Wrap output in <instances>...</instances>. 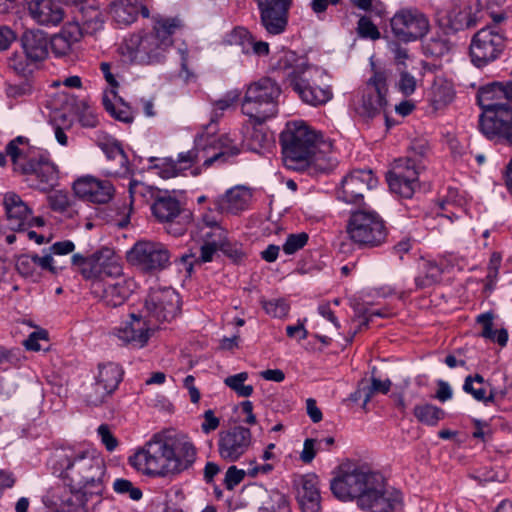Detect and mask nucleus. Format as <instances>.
Masks as SVG:
<instances>
[{
  "label": "nucleus",
  "mask_w": 512,
  "mask_h": 512,
  "mask_svg": "<svg viewBox=\"0 0 512 512\" xmlns=\"http://www.w3.org/2000/svg\"><path fill=\"white\" fill-rule=\"evenodd\" d=\"M330 489L337 499L355 500L358 507L371 512H391L399 504L398 497L386 491L383 475L365 465H341Z\"/></svg>",
  "instance_id": "obj_1"
},
{
  "label": "nucleus",
  "mask_w": 512,
  "mask_h": 512,
  "mask_svg": "<svg viewBox=\"0 0 512 512\" xmlns=\"http://www.w3.org/2000/svg\"><path fill=\"white\" fill-rule=\"evenodd\" d=\"M477 101L482 109L481 133L491 141L512 146V80L481 87Z\"/></svg>",
  "instance_id": "obj_2"
},
{
  "label": "nucleus",
  "mask_w": 512,
  "mask_h": 512,
  "mask_svg": "<svg viewBox=\"0 0 512 512\" xmlns=\"http://www.w3.org/2000/svg\"><path fill=\"white\" fill-rule=\"evenodd\" d=\"M275 70L282 79L299 95L303 102L318 106L332 99L331 87L324 83L325 73L306 63L293 51H284L279 57Z\"/></svg>",
  "instance_id": "obj_3"
},
{
  "label": "nucleus",
  "mask_w": 512,
  "mask_h": 512,
  "mask_svg": "<svg viewBox=\"0 0 512 512\" xmlns=\"http://www.w3.org/2000/svg\"><path fill=\"white\" fill-rule=\"evenodd\" d=\"M181 27L182 22L177 17H155L152 31L130 35L124 42L122 53L133 63L159 64L173 45L172 36Z\"/></svg>",
  "instance_id": "obj_4"
},
{
  "label": "nucleus",
  "mask_w": 512,
  "mask_h": 512,
  "mask_svg": "<svg viewBox=\"0 0 512 512\" xmlns=\"http://www.w3.org/2000/svg\"><path fill=\"white\" fill-rule=\"evenodd\" d=\"M280 143L284 161L289 168L297 170L313 164L326 172L332 166L329 163H319L322 152L330 151L332 144L319 140L316 132L303 122L287 123L280 135Z\"/></svg>",
  "instance_id": "obj_5"
},
{
  "label": "nucleus",
  "mask_w": 512,
  "mask_h": 512,
  "mask_svg": "<svg viewBox=\"0 0 512 512\" xmlns=\"http://www.w3.org/2000/svg\"><path fill=\"white\" fill-rule=\"evenodd\" d=\"M105 473L106 466L103 459L88 451H82L67 458L62 475L71 494L76 497L78 505L85 508L93 498L101 499L105 489L103 482Z\"/></svg>",
  "instance_id": "obj_6"
},
{
  "label": "nucleus",
  "mask_w": 512,
  "mask_h": 512,
  "mask_svg": "<svg viewBox=\"0 0 512 512\" xmlns=\"http://www.w3.org/2000/svg\"><path fill=\"white\" fill-rule=\"evenodd\" d=\"M280 95L281 88L275 80L261 78L247 87L241 103L242 113L250 120L263 124L277 114Z\"/></svg>",
  "instance_id": "obj_7"
},
{
  "label": "nucleus",
  "mask_w": 512,
  "mask_h": 512,
  "mask_svg": "<svg viewBox=\"0 0 512 512\" xmlns=\"http://www.w3.org/2000/svg\"><path fill=\"white\" fill-rule=\"evenodd\" d=\"M170 440L157 433L128 458L129 464L143 475L150 477L172 476Z\"/></svg>",
  "instance_id": "obj_8"
},
{
  "label": "nucleus",
  "mask_w": 512,
  "mask_h": 512,
  "mask_svg": "<svg viewBox=\"0 0 512 512\" xmlns=\"http://www.w3.org/2000/svg\"><path fill=\"white\" fill-rule=\"evenodd\" d=\"M347 233L353 243L365 248H374L386 242L388 228L376 211L360 208L351 213Z\"/></svg>",
  "instance_id": "obj_9"
},
{
  "label": "nucleus",
  "mask_w": 512,
  "mask_h": 512,
  "mask_svg": "<svg viewBox=\"0 0 512 512\" xmlns=\"http://www.w3.org/2000/svg\"><path fill=\"white\" fill-rule=\"evenodd\" d=\"M415 155H409L395 160L392 169L387 173L386 179L390 190L403 198H411L419 186L418 178L423 168L422 159L427 153L424 144H415L412 147Z\"/></svg>",
  "instance_id": "obj_10"
},
{
  "label": "nucleus",
  "mask_w": 512,
  "mask_h": 512,
  "mask_svg": "<svg viewBox=\"0 0 512 512\" xmlns=\"http://www.w3.org/2000/svg\"><path fill=\"white\" fill-rule=\"evenodd\" d=\"M387 70H374L373 75L366 82L361 93V98L355 105L356 113L365 120H370L385 113L388 106Z\"/></svg>",
  "instance_id": "obj_11"
},
{
  "label": "nucleus",
  "mask_w": 512,
  "mask_h": 512,
  "mask_svg": "<svg viewBox=\"0 0 512 512\" xmlns=\"http://www.w3.org/2000/svg\"><path fill=\"white\" fill-rule=\"evenodd\" d=\"M506 47V38L495 26H486L474 34L470 44L472 63L482 68L497 60Z\"/></svg>",
  "instance_id": "obj_12"
},
{
  "label": "nucleus",
  "mask_w": 512,
  "mask_h": 512,
  "mask_svg": "<svg viewBox=\"0 0 512 512\" xmlns=\"http://www.w3.org/2000/svg\"><path fill=\"white\" fill-rule=\"evenodd\" d=\"M151 211L158 222L167 225L166 230L169 234L180 236L186 231L188 215L185 214L180 201L167 191L160 192L151 205Z\"/></svg>",
  "instance_id": "obj_13"
},
{
  "label": "nucleus",
  "mask_w": 512,
  "mask_h": 512,
  "mask_svg": "<svg viewBox=\"0 0 512 512\" xmlns=\"http://www.w3.org/2000/svg\"><path fill=\"white\" fill-rule=\"evenodd\" d=\"M170 252L160 242L138 241L128 252L129 261L146 272H157L170 264Z\"/></svg>",
  "instance_id": "obj_14"
},
{
  "label": "nucleus",
  "mask_w": 512,
  "mask_h": 512,
  "mask_svg": "<svg viewBox=\"0 0 512 512\" xmlns=\"http://www.w3.org/2000/svg\"><path fill=\"white\" fill-rule=\"evenodd\" d=\"M393 34L404 42H411L424 37L430 28L427 16L414 8L397 11L390 20Z\"/></svg>",
  "instance_id": "obj_15"
},
{
  "label": "nucleus",
  "mask_w": 512,
  "mask_h": 512,
  "mask_svg": "<svg viewBox=\"0 0 512 512\" xmlns=\"http://www.w3.org/2000/svg\"><path fill=\"white\" fill-rule=\"evenodd\" d=\"M146 317L156 323L170 322L180 312V296L172 288L152 289L145 300Z\"/></svg>",
  "instance_id": "obj_16"
},
{
  "label": "nucleus",
  "mask_w": 512,
  "mask_h": 512,
  "mask_svg": "<svg viewBox=\"0 0 512 512\" xmlns=\"http://www.w3.org/2000/svg\"><path fill=\"white\" fill-rule=\"evenodd\" d=\"M252 445L251 430L240 425L221 431L217 441L219 456L227 463L240 460Z\"/></svg>",
  "instance_id": "obj_17"
},
{
  "label": "nucleus",
  "mask_w": 512,
  "mask_h": 512,
  "mask_svg": "<svg viewBox=\"0 0 512 512\" xmlns=\"http://www.w3.org/2000/svg\"><path fill=\"white\" fill-rule=\"evenodd\" d=\"M378 184L371 169H356L345 176L337 191V198L348 204H361L365 193Z\"/></svg>",
  "instance_id": "obj_18"
},
{
  "label": "nucleus",
  "mask_w": 512,
  "mask_h": 512,
  "mask_svg": "<svg viewBox=\"0 0 512 512\" xmlns=\"http://www.w3.org/2000/svg\"><path fill=\"white\" fill-rule=\"evenodd\" d=\"M26 172L21 175L27 177L29 185L42 192L52 190L59 179L57 166L46 155L37 152L26 166Z\"/></svg>",
  "instance_id": "obj_19"
},
{
  "label": "nucleus",
  "mask_w": 512,
  "mask_h": 512,
  "mask_svg": "<svg viewBox=\"0 0 512 512\" xmlns=\"http://www.w3.org/2000/svg\"><path fill=\"white\" fill-rule=\"evenodd\" d=\"M293 0H256L260 23L270 35L282 34L288 25Z\"/></svg>",
  "instance_id": "obj_20"
},
{
  "label": "nucleus",
  "mask_w": 512,
  "mask_h": 512,
  "mask_svg": "<svg viewBox=\"0 0 512 512\" xmlns=\"http://www.w3.org/2000/svg\"><path fill=\"white\" fill-rule=\"evenodd\" d=\"M156 325L146 316L131 314L130 321L125 322L115 330V336L126 345L133 348H143L147 345Z\"/></svg>",
  "instance_id": "obj_21"
},
{
  "label": "nucleus",
  "mask_w": 512,
  "mask_h": 512,
  "mask_svg": "<svg viewBox=\"0 0 512 512\" xmlns=\"http://www.w3.org/2000/svg\"><path fill=\"white\" fill-rule=\"evenodd\" d=\"M91 293L107 307H118L125 303L132 292L129 283L124 280H96L91 283Z\"/></svg>",
  "instance_id": "obj_22"
},
{
  "label": "nucleus",
  "mask_w": 512,
  "mask_h": 512,
  "mask_svg": "<svg viewBox=\"0 0 512 512\" xmlns=\"http://www.w3.org/2000/svg\"><path fill=\"white\" fill-rule=\"evenodd\" d=\"M73 191L79 198L97 204L108 203L114 195V187L107 180L84 176L73 184Z\"/></svg>",
  "instance_id": "obj_23"
},
{
  "label": "nucleus",
  "mask_w": 512,
  "mask_h": 512,
  "mask_svg": "<svg viewBox=\"0 0 512 512\" xmlns=\"http://www.w3.org/2000/svg\"><path fill=\"white\" fill-rule=\"evenodd\" d=\"M3 204L8 226L11 230L24 231L32 226V210L18 194L6 193Z\"/></svg>",
  "instance_id": "obj_24"
},
{
  "label": "nucleus",
  "mask_w": 512,
  "mask_h": 512,
  "mask_svg": "<svg viewBox=\"0 0 512 512\" xmlns=\"http://www.w3.org/2000/svg\"><path fill=\"white\" fill-rule=\"evenodd\" d=\"M296 499L303 512H319L321 509V496L319 478L314 473L301 476L295 483Z\"/></svg>",
  "instance_id": "obj_25"
},
{
  "label": "nucleus",
  "mask_w": 512,
  "mask_h": 512,
  "mask_svg": "<svg viewBox=\"0 0 512 512\" xmlns=\"http://www.w3.org/2000/svg\"><path fill=\"white\" fill-rule=\"evenodd\" d=\"M87 280H107L106 278L119 277L122 274V266L110 249H105L91 255V263Z\"/></svg>",
  "instance_id": "obj_26"
},
{
  "label": "nucleus",
  "mask_w": 512,
  "mask_h": 512,
  "mask_svg": "<svg viewBox=\"0 0 512 512\" xmlns=\"http://www.w3.org/2000/svg\"><path fill=\"white\" fill-rule=\"evenodd\" d=\"M196 147L178 154L177 160L172 158H165L161 164H157L159 174L164 179H169L178 176L183 170L191 168L194 164L198 163L200 159L204 158L206 145H197Z\"/></svg>",
  "instance_id": "obj_27"
},
{
  "label": "nucleus",
  "mask_w": 512,
  "mask_h": 512,
  "mask_svg": "<svg viewBox=\"0 0 512 512\" xmlns=\"http://www.w3.org/2000/svg\"><path fill=\"white\" fill-rule=\"evenodd\" d=\"M109 13L113 20L122 26L134 23L139 14L144 18L150 16V11L144 0H114L109 6Z\"/></svg>",
  "instance_id": "obj_28"
},
{
  "label": "nucleus",
  "mask_w": 512,
  "mask_h": 512,
  "mask_svg": "<svg viewBox=\"0 0 512 512\" xmlns=\"http://www.w3.org/2000/svg\"><path fill=\"white\" fill-rule=\"evenodd\" d=\"M31 18L42 26H56L64 18V10L57 0H31L28 3Z\"/></svg>",
  "instance_id": "obj_29"
},
{
  "label": "nucleus",
  "mask_w": 512,
  "mask_h": 512,
  "mask_svg": "<svg viewBox=\"0 0 512 512\" xmlns=\"http://www.w3.org/2000/svg\"><path fill=\"white\" fill-rule=\"evenodd\" d=\"M170 449L173 452L171 458L172 476L189 470L195 463L197 450L194 444L186 436L170 440Z\"/></svg>",
  "instance_id": "obj_30"
},
{
  "label": "nucleus",
  "mask_w": 512,
  "mask_h": 512,
  "mask_svg": "<svg viewBox=\"0 0 512 512\" xmlns=\"http://www.w3.org/2000/svg\"><path fill=\"white\" fill-rule=\"evenodd\" d=\"M480 10L479 0H475L473 4L470 2L463 5L453 3L446 14L447 26L453 31L474 27L478 23L477 13Z\"/></svg>",
  "instance_id": "obj_31"
},
{
  "label": "nucleus",
  "mask_w": 512,
  "mask_h": 512,
  "mask_svg": "<svg viewBox=\"0 0 512 512\" xmlns=\"http://www.w3.org/2000/svg\"><path fill=\"white\" fill-rule=\"evenodd\" d=\"M82 38L80 23L66 24L59 33L54 34L49 40L51 51L56 58H63L72 53L73 45Z\"/></svg>",
  "instance_id": "obj_32"
},
{
  "label": "nucleus",
  "mask_w": 512,
  "mask_h": 512,
  "mask_svg": "<svg viewBox=\"0 0 512 512\" xmlns=\"http://www.w3.org/2000/svg\"><path fill=\"white\" fill-rule=\"evenodd\" d=\"M239 97L240 93L237 90H233L227 92L223 98L217 100L214 103V109L210 123L204 127L203 132L199 134L195 139L197 145L205 144L207 146L214 144V141H211L210 137H212L217 131V120L222 116L226 109L238 101Z\"/></svg>",
  "instance_id": "obj_33"
},
{
  "label": "nucleus",
  "mask_w": 512,
  "mask_h": 512,
  "mask_svg": "<svg viewBox=\"0 0 512 512\" xmlns=\"http://www.w3.org/2000/svg\"><path fill=\"white\" fill-rule=\"evenodd\" d=\"M23 52L28 59L42 62L48 56L49 40L41 30H26L20 38Z\"/></svg>",
  "instance_id": "obj_34"
},
{
  "label": "nucleus",
  "mask_w": 512,
  "mask_h": 512,
  "mask_svg": "<svg viewBox=\"0 0 512 512\" xmlns=\"http://www.w3.org/2000/svg\"><path fill=\"white\" fill-rule=\"evenodd\" d=\"M5 152L11 158L14 171L21 174L27 171L26 166L38 151H31L28 139L18 136L6 145Z\"/></svg>",
  "instance_id": "obj_35"
},
{
  "label": "nucleus",
  "mask_w": 512,
  "mask_h": 512,
  "mask_svg": "<svg viewBox=\"0 0 512 512\" xmlns=\"http://www.w3.org/2000/svg\"><path fill=\"white\" fill-rule=\"evenodd\" d=\"M252 194L250 190L243 186H236L229 189L215 203L216 208L220 212H228L236 214L246 209L251 200Z\"/></svg>",
  "instance_id": "obj_36"
},
{
  "label": "nucleus",
  "mask_w": 512,
  "mask_h": 512,
  "mask_svg": "<svg viewBox=\"0 0 512 512\" xmlns=\"http://www.w3.org/2000/svg\"><path fill=\"white\" fill-rule=\"evenodd\" d=\"M454 90L452 84L442 78H436L429 92V102L434 110L442 109L452 102Z\"/></svg>",
  "instance_id": "obj_37"
},
{
  "label": "nucleus",
  "mask_w": 512,
  "mask_h": 512,
  "mask_svg": "<svg viewBox=\"0 0 512 512\" xmlns=\"http://www.w3.org/2000/svg\"><path fill=\"white\" fill-rule=\"evenodd\" d=\"M128 192L131 210L133 205H145L150 201L154 202L161 191L142 181L132 179L129 182Z\"/></svg>",
  "instance_id": "obj_38"
},
{
  "label": "nucleus",
  "mask_w": 512,
  "mask_h": 512,
  "mask_svg": "<svg viewBox=\"0 0 512 512\" xmlns=\"http://www.w3.org/2000/svg\"><path fill=\"white\" fill-rule=\"evenodd\" d=\"M123 374L124 371L119 364L107 362L98 365V372L95 376V380L114 393L118 388L119 383L122 381Z\"/></svg>",
  "instance_id": "obj_39"
},
{
  "label": "nucleus",
  "mask_w": 512,
  "mask_h": 512,
  "mask_svg": "<svg viewBox=\"0 0 512 512\" xmlns=\"http://www.w3.org/2000/svg\"><path fill=\"white\" fill-rule=\"evenodd\" d=\"M219 250V241L205 242L200 247V256L196 258L195 254L186 253L175 260L176 263L182 264L185 270L190 274L194 263H207L212 261L214 254Z\"/></svg>",
  "instance_id": "obj_40"
},
{
  "label": "nucleus",
  "mask_w": 512,
  "mask_h": 512,
  "mask_svg": "<svg viewBox=\"0 0 512 512\" xmlns=\"http://www.w3.org/2000/svg\"><path fill=\"white\" fill-rule=\"evenodd\" d=\"M102 103L105 110L116 120L131 123L134 119L133 111L129 105H127L121 97L116 99L110 97L108 92H105L102 98Z\"/></svg>",
  "instance_id": "obj_41"
},
{
  "label": "nucleus",
  "mask_w": 512,
  "mask_h": 512,
  "mask_svg": "<svg viewBox=\"0 0 512 512\" xmlns=\"http://www.w3.org/2000/svg\"><path fill=\"white\" fill-rule=\"evenodd\" d=\"M219 151L204 159L202 166L209 168L215 162H227L240 153V149L228 136L223 135L217 141Z\"/></svg>",
  "instance_id": "obj_42"
},
{
  "label": "nucleus",
  "mask_w": 512,
  "mask_h": 512,
  "mask_svg": "<svg viewBox=\"0 0 512 512\" xmlns=\"http://www.w3.org/2000/svg\"><path fill=\"white\" fill-rule=\"evenodd\" d=\"M413 415L418 422L426 426L435 427L445 418V411L430 403L417 404L413 409Z\"/></svg>",
  "instance_id": "obj_43"
},
{
  "label": "nucleus",
  "mask_w": 512,
  "mask_h": 512,
  "mask_svg": "<svg viewBox=\"0 0 512 512\" xmlns=\"http://www.w3.org/2000/svg\"><path fill=\"white\" fill-rule=\"evenodd\" d=\"M253 125L251 131L247 132L244 141L249 150L260 152L261 149L268 147L272 143V134L269 133L262 124L250 120Z\"/></svg>",
  "instance_id": "obj_44"
},
{
  "label": "nucleus",
  "mask_w": 512,
  "mask_h": 512,
  "mask_svg": "<svg viewBox=\"0 0 512 512\" xmlns=\"http://www.w3.org/2000/svg\"><path fill=\"white\" fill-rule=\"evenodd\" d=\"M79 16H77L76 23L82 24L92 31H96L102 27L103 19L100 9L88 2L81 3L77 6Z\"/></svg>",
  "instance_id": "obj_45"
},
{
  "label": "nucleus",
  "mask_w": 512,
  "mask_h": 512,
  "mask_svg": "<svg viewBox=\"0 0 512 512\" xmlns=\"http://www.w3.org/2000/svg\"><path fill=\"white\" fill-rule=\"evenodd\" d=\"M103 152L108 159L114 160L119 164V168L115 169L112 173L118 176H125L129 173V160L121 147L120 143L113 142L103 145Z\"/></svg>",
  "instance_id": "obj_46"
},
{
  "label": "nucleus",
  "mask_w": 512,
  "mask_h": 512,
  "mask_svg": "<svg viewBox=\"0 0 512 512\" xmlns=\"http://www.w3.org/2000/svg\"><path fill=\"white\" fill-rule=\"evenodd\" d=\"M442 269L435 262H424L422 272L415 278L417 288L424 289L438 283Z\"/></svg>",
  "instance_id": "obj_47"
},
{
  "label": "nucleus",
  "mask_w": 512,
  "mask_h": 512,
  "mask_svg": "<svg viewBox=\"0 0 512 512\" xmlns=\"http://www.w3.org/2000/svg\"><path fill=\"white\" fill-rule=\"evenodd\" d=\"M259 510L265 512H291L286 495L276 489L269 492L268 499L262 503Z\"/></svg>",
  "instance_id": "obj_48"
},
{
  "label": "nucleus",
  "mask_w": 512,
  "mask_h": 512,
  "mask_svg": "<svg viewBox=\"0 0 512 512\" xmlns=\"http://www.w3.org/2000/svg\"><path fill=\"white\" fill-rule=\"evenodd\" d=\"M37 63L38 62L36 61L28 59L25 53L23 55L14 54L8 60V68L16 75L28 79V77L33 73Z\"/></svg>",
  "instance_id": "obj_49"
},
{
  "label": "nucleus",
  "mask_w": 512,
  "mask_h": 512,
  "mask_svg": "<svg viewBox=\"0 0 512 512\" xmlns=\"http://www.w3.org/2000/svg\"><path fill=\"white\" fill-rule=\"evenodd\" d=\"M15 268L22 277L30 278L33 281L40 278L41 274L37 269L34 255H20L17 257Z\"/></svg>",
  "instance_id": "obj_50"
},
{
  "label": "nucleus",
  "mask_w": 512,
  "mask_h": 512,
  "mask_svg": "<svg viewBox=\"0 0 512 512\" xmlns=\"http://www.w3.org/2000/svg\"><path fill=\"white\" fill-rule=\"evenodd\" d=\"M248 379L247 372H240L235 375L228 376L224 379L227 387L233 390L239 397H249L252 395L254 388L252 385H245L244 382Z\"/></svg>",
  "instance_id": "obj_51"
},
{
  "label": "nucleus",
  "mask_w": 512,
  "mask_h": 512,
  "mask_svg": "<svg viewBox=\"0 0 512 512\" xmlns=\"http://www.w3.org/2000/svg\"><path fill=\"white\" fill-rule=\"evenodd\" d=\"M112 394L113 393L111 391L95 380V382L87 389L84 398L88 405L99 406Z\"/></svg>",
  "instance_id": "obj_52"
},
{
  "label": "nucleus",
  "mask_w": 512,
  "mask_h": 512,
  "mask_svg": "<svg viewBox=\"0 0 512 512\" xmlns=\"http://www.w3.org/2000/svg\"><path fill=\"white\" fill-rule=\"evenodd\" d=\"M260 302L266 314H268L271 317L283 318L288 315L290 306L285 299H262Z\"/></svg>",
  "instance_id": "obj_53"
},
{
  "label": "nucleus",
  "mask_w": 512,
  "mask_h": 512,
  "mask_svg": "<svg viewBox=\"0 0 512 512\" xmlns=\"http://www.w3.org/2000/svg\"><path fill=\"white\" fill-rule=\"evenodd\" d=\"M463 390L466 393H469L473 396V398L477 401H483L484 403L494 402V399L497 396V392L495 389H491L488 396H486V391L483 386L472 385V376L469 375L465 378Z\"/></svg>",
  "instance_id": "obj_54"
},
{
  "label": "nucleus",
  "mask_w": 512,
  "mask_h": 512,
  "mask_svg": "<svg viewBox=\"0 0 512 512\" xmlns=\"http://www.w3.org/2000/svg\"><path fill=\"white\" fill-rule=\"evenodd\" d=\"M113 490L120 495H128L133 501H139L143 493L140 488L133 485L130 480L117 478L113 483Z\"/></svg>",
  "instance_id": "obj_55"
},
{
  "label": "nucleus",
  "mask_w": 512,
  "mask_h": 512,
  "mask_svg": "<svg viewBox=\"0 0 512 512\" xmlns=\"http://www.w3.org/2000/svg\"><path fill=\"white\" fill-rule=\"evenodd\" d=\"M309 240V235L306 232L289 234L284 242L282 249L286 255H293L301 250Z\"/></svg>",
  "instance_id": "obj_56"
},
{
  "label": "nucleus",
  "mask_w": 512,
  "mask_h": 512,
  "mask_svg": "<svg viewBox=\"0 0 512 512\" xmlns=\"http://www.w3.org/2000/svg\"><path fill=\"white\" fill-rule=\"evenodd\" d=\"M501 254L498 252L492 253L489 264H488V273L486 276V284H485V290L488 292H491L495 288V284L498 277V271L501 265Z\"/></svg>",
  "instance_id": "obj_57"
},
{
  "label": "nucleus",
  "mask_w": 512,
  "mask_h": 512,
  "mask_svg": "<svg viewBox=\"0 0 512 512\" xmlns=\"http://www.w3.org/2000/svg\"><path fill=\"white\" fill-rule=\"evenodd\" d=\"M357 33L361 38L377 40L381 37L377 26L367 16H361L357 22Z\"/></svg>",
  "instance_id": "obj_58"
},
{
  "label": "nucleus",
  "mask_w": 512,
  "mask_h": 512,
  "mask_svg": "<svg viewBox=\"0 0 512 512\" xmlns=\"http://www.w3.org/2000/svg\"><path fill=\"white\" fill-rule=\"evenodd\" d=\"M351 4L359 10L382 17L386 13V8L380 0H350Z\"/></svg>",
  "instance_id": "obj_59"
},
{
  "label": "nucleus",
  "mask_w": 512,
  "mask_h": 512,
  "mask_svg": "<svg viewBox=\"0 0 512 512\" xmlns=\"http://www.w3.org/2000/svg\"><path fill=\"white\" fill-rule=\"evenodd\" d=\"M5 91L7 97L18 99L31 95L33 86L29 79H25L19 84H7Z\"/></svg>",
  "instance_id": "obj_60"
},
{
  "label": "nucleus",
  "mask_w": 512,
  "mask_h": 512,
  "mask_svg": "<svg viewBox=\"0 0 512 512\" xmlns=\"http://www.w3.org/2000/svg\"><path fill=\"white\" fill-rule=\"evenodd\" d=\"M49 206L53 211L65 212L70 207V198L67 192L57 190L48 197Z\"/></svg>",
  "instance_id": "obj_61"
},
{
  "label": "nucleus",
  "mask_w": 512,
  "mask_h": 512,
  "mask_svg": "<svg viewBox=\"0 0 512 512\" xmlns=\"http://www.w3.org/2000/svg\"><path fill=\"white\" fill-rule=\"evenodd\" d=\"M41 342L48 343V332L44 329L32 332L24 341V346L31 351L46 350Z\"/></svg>",
  "instance_id": "obj_62"
},
{
  "label": "nucleus",
  "mask_w": 512,
  "mask_h": 512,
  "mask_svg": "<svg viewBox=\"0 0 512 512\" xmlns=\"http://www.w3.org/2000/svg\"><path fill=\"white\" fill-rule=\"evenodd\" d=\"M247 475V472L238 469L235 465L230 466L226 473L224 478V485L226 489L233 490L237 485H239Z\"/></svg>",
  "instance_id": "obj_63"
},
{
  "label": "nucleus",
  "mask_w": 512,
  "mask_h": 512,
  "mask_svg": "<svg viewBox=\"0 0 512 512\" xmlns=\"http://www.w3.org/2000/svg\"><path fill=\"white\" fill-rule=\"evenodd\" d=\"M397 87L404 96H410L416 90V79L410 73L401 71Z\"/></svg>",
  "instance_id": "obj_64"
}]
</instances>
